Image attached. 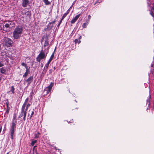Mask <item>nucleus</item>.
I'll list each match as a JSON object with an SVG mask.
<instances>
[{"label": "nucleus", "instance_id": "b1692460", "mask_svg": "<svg viewBox=\"0 0 154 154\" xmlns=\"http://www.w3.org/2000/svg\"><path fill=\"white\" fill-rule=\"evenodd\" d=\"M88 23V22L83 23L82 25L83 27L84 28H86Z\"/></svg>", "mask_w": 154, "mask_h": 154}, {"label": "nucleus", "instance_id": "473e14b6", "mask_svg": "<svg viewBox=\"0 0 154 154\" xmlns=\"http://www.w3.org/2000/svg\"><path fill=\"white\" fill-rule=\"evenodd\" d=\"M21 65L22 66L25 67V66H26V65H27V64H26L24 63H21Z\"/></svg>", "mask_w": 154, "mask_h": 154}, {"label": "nucleus", "instance_id": "4be33fe9", "mask_svg": "<svg viewBox=\"0 0 154 154\" xmlns=\"http://www.w3.org/2000/svg\"><path fill=\"white\" fill-rule=\"evenodd\" d=\"M50 63V62L48 61V63L45 65L44 68L46 69H47Z\"/></svg>", "mask_w": 154, "mask_h": 154}, {"label": "nucleus", "instance_id": "ddd939ff", "mask_svg": "<svg viewBox=\"0 0 154 154\" xmlns=\"http://www.w3.org/2000/svg\"><path fill=\"white\" fill-rule=\"evenodd\" d=\"M71 8V7H70L69 9L64 14L63 16H62V19H64L65 18L67 14L69 13Z\"/></svg>", "mask_w": 154, "mask_h": 154}, {"label": "nucleus", "instance_id": "a878e982", "mask_svg": "<svg viewBox=\"0 0 154 154\" xmlns=\"http://www.w3.org/2000/svg\"><path fill=\"white\" fill-rule=\"evenodd\" d=\"M29 71H26L25 73H24V74L23 75V77H26L28 74L29 73Z\"/></svg>", "mask_w": 154, "mask_h": 154}, {"label": "nucleus", "instance_id": "5701e85b", "mask_svg": "<svg viewBox=\"0 0 154 154\" xmlns=\"http://www.w3.org/2000/svg\"><path fill=\"white\" fill-rule=\"evenodd\" d=\"M14 90L15 89L14 88V86H12L11 87V91L13 94L14 93Z\"/></svg>", "mask_w": 154, "mask_h": 154}, {"label": "nucleus", "instance_id": "4468645a", "mask_svg": "<svg viewBox=\"0 0 154 154\" xmlns=\"http://www.w3.org/2000/svg\"><path fill=\"white\" fill-rule=\"evenodd\" d=\"M150 14L153 17H154V7H152L150 10Z\"/></svg>", "mask_w": 154, "mask_h": 154}, {"label": "nucleus", "instance_id": "864d4df0", "mask_svg": "<svg viewBox=\"0 0 154 154\" xmlns=\"http://www.w3.org/2000/svg\"><path fill=\"white\" fill-rule=\"evenodd\" d=\"M153 26H154V25H153Z\"/></svg>", "mask_w": 154, "mask_h": 154}, {"label": "nucleus", "instance_id": "c03bdc74", "mask_svg": "<svg viewBox=\"0 0 154 154\" xmlns=\"http://www.w3.org/2000/svg\"><path fill=\"white\" fill-rule=\"evenodd\" d=\"M32 95H30V96H30V98H31V99H30V100H32V98H31V97H32Z\"/></svg>", "mask_w": 154, "mask_h": 154}, {"label": "nucleus", "instance_id": "39448f33", "mask_svg": "<svg viewBox=\"0 0 154 154\" xmlns=\"http://www.w3.org/2000/svg\"><path fill=\"white\" fill-rule=\"evenodd\" d=\"M3 40L4 44L6 46L8 47L12 46L13 42L11 39L5 37Z\"/></svg>", "mask_w": 154, "mask_h": 154}, {"label": "nucleus", "instance_id": "bb28decb", "mask_svg": "<svg viewBox=\"0 0 154 154\" xmlns=\"http://www.w3.org/2000/svg\"><path fill=\"white\" fill-rule=\"evenodd\" d=\"M4 63H3V61H0V68L3 67V66H4Z\"/></svg>", "mask_w": 154, "mask_h": 154}, {"label": "nucleus", "instance_id": "c9c22d12", "mask_svg": "<svg viewBox=\"0 0 154 154\" xmlns=\"http://www.w3.org/2000/svg\"><path fill=\"white\" fill-rule=\"evenodd\" d=\"M91 16L90 15H89L88 16V21L90 20L91 19Z\"/></svg>", "mask_w": 154, "mask_h": 154}, {"label": "nucleus", "instance_id": "2eb2a0df", "mask_svg": "<svg viewBox=\"0 0 154 154\" xmlns=\"http://www.w3.org/2000/svg\"><path fill=\"white\" fill-rule=\"evenodd\" d=\"M0 72L2 74H5L6 73V70L4 68H2L0 69Z\"/></svg>", "mask_w": 154, "mask_h": 154}, {"label": "nucleus", "instance_id": "7c9ffc66", "mask_svg": "<svg viewBox=\"0 0 154 154\" xmlns=\"http://www.w3.org/2000/svg\"><path fill=\"white\" fill-rule=\"evenodd\" d=\"M148 2H147V4H148V5H149L151 3V1L152 0H147Z\"/></svg>", "mask_w": 154, "mask_h": 154}, {"label": "nucleus", "instance_id": "9d476101", "mask_svg": "<svg viewBox=\"0 0 154 154\" xmlns=\"http://www.w3.org/2000/svg\"><path fill=\"white\" fill-rule=\"evenodd\" d=\"M22 5L24 7H27L29 3L28 0H22Z\"/></svg>", "mask_w": 154, "mask_h": 154}, {"label": "nucleus", "instance_id": "a211bd4d", "mask_svg": "<svg viewBox=\"0 0 154 154\" xmlns=\"http://www.w3.org/2000/svg\"><path fill=\"white\" fill-rule=\"evenodd\" d=\"M47 69H46L44 68L43 70V71L41 75V76L43 77L44 75L46 74V72L47 71Z\"/></svg>", "mask_w": 154, "mask_h": 154}, {"label": "nucleus", "instance_id": "f8f14e48", "mask_svg": "<svg viewBox=\"0 0 154 154\" xmlns=\"http://www.w3.org/2000/svg\"><path fill=\"white\" fill-rule=\"evenodd\" d=\"M47 29L48 30L51 29L53 27V25L51 24V23H49L47 26Z\"/></svg>", "mask_w": 154, "mask_h": 154}, {"label": "nucleus", "instance_id": "20e7f679", "mask_svg": "<svg viewBox=\"0 0 154 154\" xmlns=\"http://www.w3.org/2000/svg\"><path fill=\"white\" fill-rule=\"evenodd\" d=\"M48 52V50L45 52V51L42 50L36 57V61L38 62H40L41 60L44 58L45 59L47 56V54Z\"/></svg>", "mask_w": 154, "mask_h": 154}, {"label": "nucleus", "instance_id": "2f4dec72", "mask_svg": "<svg viewBox=\"0 0 154 154\" xmlns=\"http://www.w3.org/2000/svg\"><path fill=\"white\" fill-rule=\"evenodd\" d=\"M31 105V104L29 103H27V104L26 106H27V108H29Z\"/></svg>", "mask_w": 154, "mask_h": 154}, {"label": "nucleus", "instance_id": "423d86ee", "mask_svg": "<svg viewBox=\"0 0 154 154\" xmlns=\"http://www.w3.org/2000/svg\"><path fill=\"white\" fill-rule=\"evenodd\" d=\"M25 107H22L21 109V112L20 114L18 116V118H20L23 116V120L25 121L26 120V112L25 111Z\"/></svg>", "mask_w": 154, "mask_h": 154}, {"label": "nucleus", "instance_id": "5fc2aeb1", "mask_svg": "<svg viewBox=\"0 0 154 154\" xmlns=\"http://www.w3.org/2000/svg\"><path fill=\"white\" fill-rule=\"evenodd\" d=\"M6 154H9V153L8 152Z\"/></svg>", "mask_w": 154, "mask_h": 154}, {"label": "nucleus", "instance_id": "58836bf2", "mask_svg": "<svg viewBox=\"0 0 154 154\" xmlns=\"http://www.w3.org/2000/svg\"><path fill=\"white\" fill-rule=\"evenodd\" d=\"M55 22H56V20H54L52 22H50V23H51V24L53 25V24Z\"/></svg>", "mask_w": 154, "mask_h": 154}, {"label": "nucleus", "instance_id": "13d9d810", "mask_svg": "<svg viewBox=\"0 0 154 154\" xmlns=\"http://www.w3.org/2000/svg\"><path fill=\"white\" fill-rule=\"evenodd\" d=\"M149 109V108H147V109Z\"/></svg>", "mask_w": 154, "mask_h": 154}, {"label": "nucleus", "instance_id": "6ab92c4d", "mask_svg": "<svg viewBox=\"0 0 154 154\" xmlns=\"http://www.w3.org/2000/svg\"><path fill=\"white\" fill-rule=\"evenodd\" d=\"M6 106L7 107V109L6 110L5 113H7L8 114L9 112L10 108L9 107L8 103H6Z\"/></svg>", "mask_w": 154, "mask_h": 154}, {"label": "nucleus", "instance_id": "4c0bfd02", "mask_svg": "<svg viewBox=\"0 0 154 154\" xmlns=\"http://www.w3.org/2000/svg\"><path fill=\"white\" fill-rule=\"evenodd\" d=\"M49 74H51L52 73V69H50L49 70Z\"/></svg>", "mask_w": 154, "mask_h": 154}, {"label": "nucleus", "instance_id": "603ef678", "mask_svg": "<svg viewBox=\"0 0 154 154\" xmlns=\"http://www.w3.org/2000/svg\"><path fill=\"white\" fill-rule=\"evenodd\" d=\"M153 110H154V106L153 107Z\"/></svg>", "mask_w": 154, "mask_h": 154}, {"label": "nucleus", "instance_id": "a19ab883", "mask_svg": "<svg viewBox=\"0 0 154 154\" xmlns=\"http://www.w3.org/2000/svg\"><path fill=\"white\" fill-rule=\"evenodd\" d=\"M151 72L152 74H154V69H153V71L152 70H151Z\"/></svg>", "mask_w": 154, "mask_h": 154}, {"label": "nucleus", "instance_id": "79ce46f5", "mask_svg": "<svg viewBox=\"0 0 154 154\" xmlns=\"http://www.w3.org/2000/svg\"><path fill=\"white\" fill-rule=\"evenodd\" d=\"M2 47H1V43H0V51L1 50ZM0 54H1V53H0ZM1 54H0V55Z\"/></svg>", "mask_w": 154, "mask_h": 154}, {"label": "nucleus", "instance_id": "c756f323", "mask_svg": "<svg viewBox=\"0 0 154 154\" xmlns=\"http://www.w3.org/2000/svg\"><path fill=\"white\" fill-rule=\"evenodd\" d=\"M34 114V112L33 111H32L31 112V114L30 117V119L32 117L33 115Z\"/></svg>", "mask_w": 154, "mask_h": 154}, {"label": "nucleus", "instance_id": "72a5a7b5", "mask_svg": "<svg viewBox=\"0 0 154 154\" xmlns=\"http://www.w3.org/2000/svg\"><path fill=\"white\" fill-rule=\"evenodd\" d=\"M25 68L26 69V71H29L27 65H26V66H25Z\"/></svg>", "mask_w": 154, "mask_h": 154}, {"label": "nucleus", "instance_id": "7ed1b4c3", "mask_svg": "<svg viewBox=\"0 0 154 154\" xmlns=\"http://www.w3.org/2000/svg\"><path fill=\"white\" fill-rule=\"evenodd\" d=\"M23 29L21 26H17L13 32V36L15 39H18L22 34Z\"/></svg>", "mask_w": 154, "mask_h": 154}, {"label": "nucleus", "instance_id": "a18cd8bd", "mask_svg": "<svg viewBox=\"0 0 154 154\" xmlns=\"http://www.w3.org/2000/svg\"><path fill=\"white\" fill-rule=\"evenodd\" d=\"M60 24H58L57 26V27L59 28L60 26Z\"/></svg>", "mask_w": 154, "mask_h": 154}, {"label": "nucleus", "instance_id": "9b49d317", "mask_svg": "<svg viewBox=\"0 0 154 154\" xmlns=\"http://www.w3.org/2000/svg\"><path fill=\"white\" fill-rule=\"evenodd\" d=\"M33 77V76H31L26 80L27 82L28 85H29L32 81Z\"/></svg>", "mask_w": 154, "mask_h": 154}, {"label": "nucleus", "instance_id": "6e6552de", "mask_svg": "<svg viewBox=\"0 0 154 154\" xmlns=\"http://www.w3.org/2000/svg\"><path fill=\"white\" fill-rule=\"evenodd\" d=\"M49 35H46L45 36L43 37L45 41V43L44 45V47H46L49 45L48 40L49 39Z\"/></svg>", "mask_w": 154, "mask_h": 154}, {"label": "nucleus", "instance_id": "412c9836", "mask_svg": "<svg viewBox=\"0 0 154 154\" xmlns=\"http://www.w3.org/2000/svg\"><path fill=\"white\" fill-rule=\"evenodd\" d=\"M46 5H50L51 3L48 0H42Z\"/></svg>", "mask_w": 154, "mask_h": 154}, {"label": "nucleus", "instance_id": "dca6fc26", "mask_svg": "<svg viewBox=\"0 0 154 154\" xmlns=\"http://www.w3.org/2000/svg\"><path fill=\"white\" fill-rule=\"evenodd\" d=\"M29 98L28 97L25 100L23 104V105H22V107L25 108L27 104V102L28 101H29Z\"/></svg>", "mask_w": 154, "mask_h": 154}, {"label": "nucleus", "instance_id": "f3484780", "mask_svg": "<svg viewBox=\"0 0 154 154\" xmlns=\"http://www.w3.org/2000/svg\"><path fill=\"white\" fill-rule=\"evenodd\" d=\"M151 98V95L150 94L149 95V97L146 100L147 104L148 103V107L149 108V106L150 105V99Z\"/></svg>", "mask_w": 154, "mask_h": 154}, {"label": "nucleus", "instance_id": "aec40b11", "mask_svg": "<svg viewBox=\"0 0 154 154\" xmlns=\"http://www.w3.org/2000/svg\"><path fill=\"white\" fill-rule=\"evenodd\" d=\"M27 14L26 15H27L30 16V12L29 11H27L26 13V12H23V10L22 11V14L24 15L25 14Z\"/></svg>", "mask_w": 154, "mask_h": 154}, {"label": "nucleus", "instance_id": "f03ea898", "mask_svg": "<svg viewBox=\"0 0 154 154\" xmlns=\"http://www.w3.org/2000/svg\"><path fill=\"white\" fill-rule=\"evenodd\" d=\"M14 23L12 21L5 20L4 22L3 30L5 32H8L14 27Z\"/></svg>", "mask_w": 154, "mask_h": 154}, {"label": "nucleus", "instance_id": "1a4fd4ad", "mask_svg": "<svg viewBox=\"0 0 154 154\" xmlns=\"http://www.w3.org/2000/svg\"><path fill=\"white\" fill-rule=\"evenodd\" d=\"M81 15V14H79L76 15L74 18H73L71 21V23H74L77 20L79 17Z\"/></svg>", "mask_w": 154, "mask_h": 154}, {"label": "nucleus", "instance_id": "37998d69", "mask_svg": "<svg viewBox=\"0 0 154 154\" xmlns=\"http://www.w3.org/2000/svg\"><path fill=\"white\" fill-rule=\"evenodd\" d=\"M3 52H1V54H2L1 55L2 56H3L4 55V54H3Z\"/></svg>", "mask_w": 154, "mask_h": 154}, {"label": "nucleus", "instance_id": "6e6d98bb", "mask_svg": "<svg viewBox=\"0 0 154 154\" xmlns=\"http://www.w3.org/2000/svg\"><path fill=\"white\" fill-rule=\"evenodd\" d=\"M39 133H38V134H39Z\"/></svg>", "mask_w": 154, "mask_h": 154}, {"label": "nucleus", "instance_id": "3c124183", "mask_svg": "<svg viewBox=\"0 0 154 154\" xmlns=\"http://www.w3.org/2000/svg\"><path fill=\"white\" fill-rule=\"evenodd\" d=\"M1 78L0 77V82L1 81Z\"/></svg>", "mask_w": 154, "mask_h": 154}, {"label": "nucleus", "instance_id": "8fccbe9b", "mask_svg": "<svg viewBox=\"0 0 154 154\" xmlns=\"http://www.w3.org/2000/svg\"><path fill=\"white\" fill-rule=\"evenodd\" d=\"M35 136L36 137H38V135L36 134Z\"/></svg>", "mask_w": 154, "mask_h": 154}, {"label": "nucleus", "instance_id": "393cba45", "mask_svg": "<svg viewBox=\"0 0 154 154\" xmlns=\"http://www.w3.org/2000/svg\"><path fill=\"white\" fill-rule=\"evenodd\" d=\"M54 57V53H53L52 55H51V57L50 58V59L48 60V61L51 62V60H52L53 57Z\"/></svg>", "mask_w": 154, "mask_h": 154}, {"label": "nucleus", "instance_id": "e433bc0d", "mask_svg": "<svg viewBox=\"0 0 154 154\" xmlns=\"http://www.w3.org/2000/svg\"><path fill=\"white\" fill-rule=\"evenodd\" d=\"M63 19H62V18H61V20H60V22H59V24H60L61 23V22H62V20H63Z\"/></svg>", "mask_w": 154, "mask_h": 154}, {"label": "nucleus", "instance_id": "49530a36", "mask_svg": "<svg viewBox=\"0 0 154 154\" xmlns=\"http://www.w3.org/2000/svg\"><path fill=\"white\" fill-rule=\"evenodd\" d=\"M82 38V36H80L79 37V39H81V38Z\"/></svg>", "mask_w": 154, "mask_h": 154}, {"label": "nucleus", "instance_id": "f257e3e1", "mask_svg": "<svg viewBox=\"0 0 154 154\" xmlns=\"http://www.w3.org/2000/svg\"><path fill=\"white\" fill-rule=\"evenodd\" d=\"M16 114L14 115L12 122L10 128L9 132L10 133L11 137L12 140L13 139L14 136L15 135V129L17 125V121L16 120Z\"/></svg>", "mask_w": 154, "mask_h": 154}, {"label": "nucleus", "instance_id": "09e8293b", "mask_svg": "<svg viewBox=\"0 0 154 154\" xmlns=\"http://www.w3.org/2000/svg\"><path fill=\"white\" fill-rule=\"evenodd\" d=\"M1 131H2V128L0 127V132H1Z\"/></svg>", "mask_w": 154, "mask_h": 154}, {"label": "nucleus", "instance_id": "cd10ccee", "mask_svg": "<svg viewBox=\"0 0 154 154\" xmlns=\"http://www.w3.org/2000/svg\"><path fill=\"white\" fill-rule=\"evenodd\" d=\"M36 142H37L36 140H34L32 141V143H31V145L32 146H33L34 145V144L35 143H36Z\"/></svg>", "mask_w": 154, "mask_h": 154}, {"label": "nucleus", "instance_id": "0eeeda50", "mask_svg": "<svg viewBox=\"0 0 154 154\" xmlns=\"http://www.w3.org/2000/svg\"><path fill=\"white\" fill-rule=\"evenodd\" d=\"M54 84L53 83L51 82L50 85L45 89L44 92H46V94H48L51 92Z\"/></svg>", "mask_w": 154, "mask_h": 154}, {"label": "nucleus", "instance_id": "4d7b16f0", "mask_svg": "<svg viewBox=\"0 0 154 154\" xmlns=\"http://www.w3.org/2000/svg\"><path fill=\"white\" fill-rule=\"evenodd\" d=\"M43 66V65H42V67Z\"/></svg>", "mask_w": 154, "mask_h": 154}, {"label": "nucleus", "instance_id": "ea45409f", "mask_svg": "<svg viewBox=\"0 0 154 154\" xmlns=\"http://www.w3.org/2000/svg\"><path fill=\"white\" fill-rule=\"evenodd\" d=\"M26 109H25V111H26H26H27L28 108H27V106H26Z\"/></svg>", "mask_w": 154, "mask_h": 154}, {"label": "nucleus", "instance_id": "f704fd0d", "mask_svg": "<svg viewBox=\"0 0 154 154\" xmlns=\"http://www.w3.org/2000/svg\"><path fill=\"white\" fill-rule=\"evenodd\" d=\"M76 0H75L74 1L73 3H72V5L70 7H71V8H72L73 5L75 4V2H76Z\"/></svg>", "mask_w": 154, "mask_h": 154}, {"label": "nucleus", "instance_id": "c85d7f7f", "mask_svg": "<svg viewBox=\"0 0 154 154\" xmlns=\"http://www.w3.org/2000/svg\"><path fill=\"white\" fill-rule=\"evenodd\" d=\"M75 43H78L79 44L80 43L81 41L80 40H79L77 39H75Z\"/></svg>", "mask_w": 154, "mask_h": 154}, {"label": "nucleus", "instance_id": "de8ad7c7", "mask_svg": "<svg viewBox=\"0 0 154 154\" xmlns=\"http://www.w3.org/2000/svg\"><path fill=\"white\" fill-rule=\"evenodd\" d=\"M153 64H151V66L152 67H153Z\"/></svg>", "mask_w": 154, "mask_h": 154}]
</instances>
